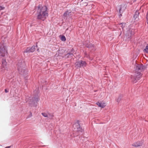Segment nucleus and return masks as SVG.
Segmentation results:
<instances>
[{"mask_svg": "<svg viewBox=\"0 0 148 148\" xmlns=\"http://www.w3.org/2000/svg\"><path fill=\"white\" fill-rule=\"evenodd\" d=\"M145 68V66L143 64H138L136 66V72L134 75H132L131 77L132 81L133 83H136L138 80L140 79L142 75L140 72Z\"/></svg>", "mask_w": 148, "mask_h": 148, "instance_id": "obj_1", "label": "nucleus"}, {"mask_svg": "<svg viewBox=\"0 0 148 148\" xmlns=\"http://www.w3.org/2000/svg\"><path fill=\"white\" fill-rule=\"evenodd\" d=\"M47 8L46 6H40L39 5L37 11V18L38 20H42L45 16H48L47 12Z\"/></svg>", "mask_w": 148, "mask_h": 148, "instance_id": "obj_2", "label": "nucleus"}, {"mask_svg": "<svg viewBox=\"0 0 148 148\" xmlns=\"http://www.w3.org/2000/svg\"><path fill=\"white\" fill-rule=\"evenodd\" d=\"M34 93H35L34 97L32 98V101L30 104L31 106L36 107L37 106V102L38 101L39 98L38 96V93L36 90L34 91Z\"/></svg>", "mask_w": 148, "mask_h": 148, "instance_id": "obj_3", "label": "nucleus"}, {"mask_svg": "<svg viewBox=\"0 0 148 148\" xmlns=\"http://www.w3.org/2000/svg\"><path fill=\"white\" fill-rule=\"evenodd\" d=\"M75 66L77 68H80L82 67L84 68L85 67L86 65V62L82 60H78L75 63Z\"/></svg>", "mask_w": 148, "mask_h": 148, "instance_id": "obj_4", "label": "nucleus"}, {"mask_svg": "<svg viewBox=\"0 0 148 148\" xmlns=\"http://www.w3.org/2000/svg\"><path fill=\"white\" fill-rule=\"evenodd\" d=\"M7 53L6 47L3 45H1L0 47V57H4Z\"/></svg>", "mask_w": 148, "mask_h": 148, "instance_id": "obj_5", "label": "nucleus"}, {"mask_svg": "<svg viewBox=\"0 0 148 148\" xmlns=\"http://www.w3.org/2000/svg\"><path fill=\"white\" fill-rule=\"evenodd\" d=\"M83 44L87 48H88L89 49L92 50L95 49L94 45L91 44H89V42L88 41H86L84 42L83 43Z\"/></svg>", "mask_w": 148, "mask_h": 148, "instance_id": "obj_6", "label": "nucleus"}, {"mask_svg": "<svg viewBox=\"0 0 148 148\" xmlns=\"http://www.w3.org/2000/svg\"><path fill=\"white\" fill-rule=\"evenodd\" d=\"M18 70L19 73L21 75H24L26 74L27 72V71L26 70H24L21 66H18Z\"/></svg>", "mask_w": 148, "mask_h": 148, "instance_id": "obj_7", "label": "nucleus"}, {"mask_svg": "<svg viewBox=\"0 0 148 148\" xmlns=\"http://www.w3.org/2000/svg\"><path fill=\"white\" fill-rule=\"evenodd\" d=\"M35 50V46H33L31 48H27L26 50L24 51V53L33 52H34Z\"/></svg>", "mask_w": 148, "mask_h": 148, "instance_id": "obj_8", "label": "nucleus"}, {"mask_svg": "<svg viewBox=\"0 0 148 148\" xmlns=\"http://www.w3.org/2000/svg\"><path fill=\"white\" fill-rule=\"evenodd\" d=\"M74 50L73 49V48L71 50L70 52L68 53L65 55L66 57L67 58H69L72 57L73 56V54L74 53Z\"/></svg>", "mask_w": 148, "mask_h": 148, "instance_id": "obj_9", "label": "nucleus"}, {"mask_svg": "<svg viewBox=\"0 0 148 148\" xmlns=\"http://www.w3.org/2000/svg\"><path fill=\"white\" fill-rule=\"evenodd\" d=\"M2 65L1 66V69H5V68H6V66L7 64V62H6V60L5 59H3L2 61Z\"/></svg>", "mask_w": 148, "mask_h": 148, "instance_id": "obj_10", "label": "nucleus"}, {"mask_svg": "<svg viewBox=\"0 0 148 148\" xmlns=\"http://www.w3.org/2000/svg\"><path fill=\"white\" fill-rule=\"evenodd\" d=\"M128 34V38H129L132 35L134 34V29H130L127 31Z\"/></svg>", "mask_w": 148, "mask_h": 148, "instance_id": "obj_11", "label": "nucleus"}, {"mask_svg": "<svg viewBox=\"0 0 148 148\" xmlns=\"http://www.w3.org/2000/svg\"><path fill=\"white\" fill-rule=\"evenodd\" d=\"M142 145V143L139 141H138L132 144L133 146L137 147L141 146Z\"/></svg>", "mask_w": 148, "mask_h": 148, "instance_id": "obj_12", "label": "nucleus"}, {"mask_svg": "<svg viewBox=\"0 0 148 148\" xmlns=\"http://www.w3.org/2000/svg\"><path fill=\"white\" fill-rule=\"evenodd\" d=\"M77 124L78 125L77 127V131L80 132H83L84 131V130L80 126V125L79 122H77L74 125H75Z\"/></svg>", "mask_w": 148, "mask_h": 148, "instance_id": "obj_13", "label": "nucleus"}, {"mask_svg": "<svg viewBox=\"0 0 148 148\" xmlns=\"http://www.w3.org/2000/svg\"><path fill=\"white\" fill-rule=\"evenodd\" d=\"M47 118L49 119H52L53 116L54 115L53 113H48Z\"/></svg>", "mask_w": 148, "mask_h": 148, "instance_id": "obj_14", "label": "nucleus"}, {"mask_svg": "<svg viewBox=\"0 0 148 148\" xmlns=\"http://www.w3.org/2000/svg\"><path fill=\"white\" fill-rule=\"evenodd\" d=\"M139 14V13L138 11H136L135 12V14L134 16V18H135V20H136V19L138 18Z\"/></svg>", "mask_w": 148, "mask_h": 148, "instance_id": "obj_15", "label": "nucleus"}, {"mask_svg": "<svg viewBox=\"0 0 148 148\" xmlns=\"http://www.w3.org/2000/svg\"><path fill=\"white\" fill-rule=\"evenodd\" d=\"M96 103V104L99 107H101V108H103L105 106L104 105V104L102 103L101 102H99V101L98 102H97Z\"/></svg>", "mask_w": 148, "mask_h": 148, "instance_id": "obj_16", "label": "nucleus"}, {"mask_svg": "<svg viewBox=\"0 0 148 148\" xmlns=\"http://www.w3.org/2000/svg\"><path fill=\"white\" fill-rule=\"evenodd\" d=\"M71 13V12L70 11L69 12L68 11H66L63 14V16L64 17H66L67 16H70V14Z\"/></svg>", "mask_w": 148, "mask_h": 148, "instance_id": "obj_17", "label": "nucleus"}, {"mask_svg": "<svg viewBox=\"0 0 148 148\" xmlns=\"http://www.w3.org/2000/svg\"><path fill=\"white\" fill-rule=\"evenodd\" d=\"M144 51L145 52H146L148 53V44L146 46L145 49H144Z\"/></svg>", "mask_w": 148, "mask_h": 148, "instance_id": "obj_18", "label": "nucleus"}, {"mask_svg": "<svg viewBox=\"0 0 148 148\" xmlns=\"http://www.w3.org/2000/svg\"><path fill=\"white\" fill-rule=\"evenodd\" d=\"M121 98L122 97L121 96H119L116 100V101L117 102H118V103H119L121 100Z\"/></svg>", "mask_w": 148, "mask_h": 148, "instance_id": "obj_19", "label": "nucleus"}, {"mask_svg": "<svg viewBox=\"0 0 148 148\" xmlns=\"http://www.w3.org/2000/svg\"><path fill=\"white\" fill-rule=\"evenodd\" d=\"M120 25H121V27L123 29L125 27V26L126 23H121Z\"/></svg>", "mask_w": 148, "mask_h": 148, "instance_id": "obj_20", "label": "nucleus"}, {"mask_svg": "<svg viewBox=\"0 0 148 148\" xmlns=\"http://www.w3.org/2000/svg\"><path fill=\"white\" fill-rule=\"evenodd\" d=\"M61 40L63 41H65L66 40V38L64 36H62L61 38Z\"/></svg>", "mask_w": 148, "mask_h": 148, "instance_id": "obj_21", "label": "nucleus"}, {"mask_svg": "<svg viewBox=\"0 0 148 148\" xmlns=\"http://www.w3.org/2000/svg\"><path fill=\"white\" fill-rule=\"evenodd\" d=\"M47 114H48V113H46L44 112V113H42V115L43 116H44V117H47V116H48Z\"/></svg>", "mask_w": 148, "mask_h": 148, "instance_id": "obj_22", "label": "nucleus"}, {"mask_svg": "<svg viewBox=\"0 0 148 148\" xmlns=\"http://www.w3.org/2000/svg\"><path fill=\"white\" fill-rule=\"evenodd\" d=\"M85 56L88 58L90 60H92V59H91V58L89 56V55H88V54H87L86 53H85Z\"/></svg>", "mask_w": 148, "mask_h": 148, "instance_id": "obj_23", "label": "nucleus"}, {"mask_svg": "<svg viewBox=\"0 0 148 148\" xmlns=\"http://www.w3.org/2000/svg\"><path fill=\"white\" fill-rule=\"evenodd\" d=\"M121 7H120L119 8V12L120 14V16H121V14L122 13L121 12Z\"/></svg>", "mask_w": 148, "mask_h": 148, "instance_id": "obj_24", "label": "nucleus"}, {"mask_svg": "<svg viewBox=\"0 0 148 148\" xmlns=\"http://www.w3.org/2000/svg\"><path fill=\"white\" fill-rule=\"evenodd\" d=\"M5 8L2 6H0V10H2Z\"/></svg>", "mask_w": 148, "mask_h": 148, "instance_id": "obj_25", "label": "nucleus"}, {"mask_svg": "<svg viewBox=\"0 0 148 148\" xmlns=\"http://www.w3.org/2000/svg\"><path fill=\"white\" fill-rule=\"evenodd\" d=\"M5 91L6 93L8 92H9L8 90L6 89H5Z\"/></svg>", "mask_w": 148, "mask_h": 148, "instance_id": "obj_26", "label": "nucleus"}, {"mask_svg": "<svg viewBox=\"0 0 148 148\" xmlns=\"http://www.w3.org/2000/svg\"><path fill=\"white\" fill-rule=\"evenodd\" d=\"M10 146H9V147H8V148H10Z\"/></svg>", "mask_w": 148, "mask_h": 148, "instance_id": "obj_27", "label": "nucleus"}, {"mask_svg": "<svg viewBox=\"0 0 148 148\" xmlns=\"http://www.w3.org/2000/svg\"><path fill=\"white\" fill-rule=\"evenodd\" d=\"M36 47H37V45H36Z\"/></svg>", "mask_w": 148, "mask_h": 148, "instance_id": "obj_28", "label": "nucleus"}]
</instances>
